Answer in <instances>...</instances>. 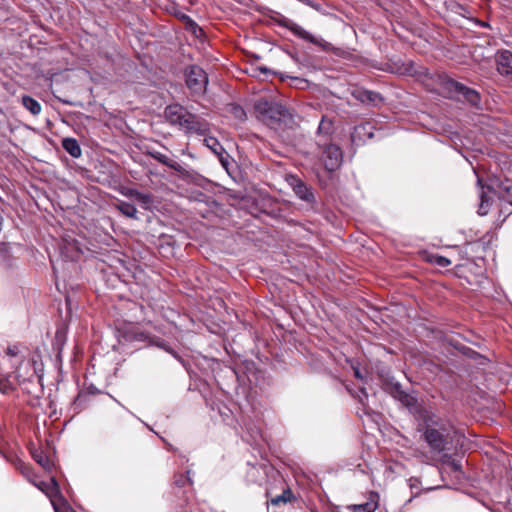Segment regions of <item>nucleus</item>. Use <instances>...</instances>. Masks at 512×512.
I'll list each match as a JSON object with an SVG mask.
<instances>
[{
    "label": "nucleus",
    "mask_w": 512,
    "mask_h": 512,
    "mask_svg": "<svg viewBox=\"0 0 512 512\" xmlns=\"http://www.w3.org/2000/svg\"><path fill=\"white\" fill-rule=\"evenodd\" d=\"M33 459L44 469L49 470L52 467V463L49 457L40 449H36L32 452Z\"/></svg>",
    "instance_id": "nucleus-35"
},
{
    "label": "nucleus",
    "mask_w": 512,
    "mask_h": 512,
    "mask_svg": "<svg viewBox=\"0 0 512 512\" xmlns=\"http://www.w3.org/2000/svg\"><path fill=\"white\" fill-rule=\"evenodd\" d=\"M256 70H259L260 73L264 74L265 77L267 78L269 75H272V76H280L281 80L283 81L284 80V77L281 73H278L276 71H273L265 66H258L256 68Z\"/></svg>",
    "instance_id": "nucleus-39"
},
{
    "label": "nucleus",
    "mask_w": 512,
    "mask_h": 512,
    "mask_svg": "<svg viewBox=\"0 0 512 512\" xmlns=\"http://www.w3.org/2000/svg\"><path fill=\"white\" fill-rule=\"evenodd\" d=\"M421 433V438L427 443L431 451L448 456L456 453L463 447L465 435L442 419Z\"/></svg>",
    "instance_id": "nucleus-2"
},
{
    "label": "nucleus",
    "mask_w": 512,
    "mask_h": 512,
    "mask_svg": "<svg viewBox=\"0 0 512 512\" xmlns=\"http://www.w3.org/2000/svg\"><path fill=\"white\" fill-rule=\"evenodd\" d=\"M215 382H217V385H219L218 379L215 377Z\"/></svg>",
    "instance_id": "nucleus-51"
},
{
    "label": "nucleus",
    "mask_w": 512,
    "mask_h": 512,
    "mask_svg": "<svg viewBox=\"0 0 512 512\" xmlns=\"http://www.w3.org/2000/svg\"><path fill=\"white\" fill-rule=\"evenodd\" d=\"M181 19L184 22L185 29L191 32L194 36L200 37L203 33V30L199 25L191 19L188 15H181Z\"/></svg>",
    "instance_id": "nucleus-33"
},
{
    "label": "nucleus",
    "mask_w": 512,
    "mask_h": 512,
    "mask_svg": "<svg viewBox=\"0 0 512 512\" xmlns=\"http://www.w3.org/2000/svg\"><path fill=\"white\" fill-rule=\"evenodd\" d=\"M52 506L55 512H59V508L55 502H52Z\"/></svg>",
    "instance_id": "nucleus-47"
},
{
    "label": "nucleus",
    "mask_w": 512,
    "mask_h": 512,
    "mask_svg": "<svg viewBox=\"0 0 512 512\" xmlns=\"http://www.w3.org/2000/svg\"><path fill=\"white\" fill-rule=\"evenodd\" d=\"M230 369L240 384H245L246 380L252 383V377L256 380V374L261 373V371L256 368L253 361H244L241 365L231 367Z\"/></svg>",
    "instance_id": "nucleus-10"
},
{
    "label": "nucleus",
    "mask_w": 512,
    "mask_h": 512,
    "mask_svg": "<svg viewBox=\"0 0 512 512\" xmlns=\"http://www.w3.org/2000/svg\"><path fill=\"white\" fill-rule=\"evenodd\" d=\"M66 342V332L64 329H57L53 340V350L57 352V358L60 359L62 349Z\"/></svg>",
    "instance_id": "nucleus-30"
},
{
    "label": "nucleus",
    "mask_w": 512,
    "mask_h": 512,
    "mask_svg": "<svg viewBox=\"0 0 512 512\" xmlns=\"http://www.w3.org/2000/svg\"><path fill=\"white\" fill-rule=\"evenodd\" d=\"M423 259L427 263L438 266L440 268H446L451 264L450 259L437 253L424 252Z\"/></svg>",
    "instance_id": "nucleus-25"
},
{
    "label": "nucleus",
    "mask_w": 512,
    "mask_h": 512,
    "mask_svg": "<svg viewBox=\"0 0 512 512\" xmlns=\"http://www.w3.org/2000/svg\"><path fill=\"white\" fill-rule=\"evenodd\" d=\"M15 378L14 371L9 374L0 375V392L8 394L16 389V384L21 383Z\"/></svg>",
    "instance_id": "nucleus-23"
},
{
    "label": "nucleus",
    "mask_w": 512,
    "mask_h": 512,
    "mask_svg": "<svg viewBox=\"0 0 512 512\" xmlns=\"http://www.w3.org/2000/svg\"><path fill=\"white\" fill-rule=\"evenodd\" d=\"M220 365H221V364H220V362H219L218 360H213V361H212V365H211V367H212V371L214 372L216 368H217V369H220Z\"/></svg>",
    "instance_id": "nucleus-43"
},
{
    "label": "nucleus",
    "mask_w": 512,
    "mask_h": 512,
    "mask_svg": "<svg viewBox=\"0 0 512 512\" xmlns=\"http://www.w3.org/2000/svg\"><path fill=\"white\" fill-rule=\"evenodd\" d=\"M166 121L178 127L186 135H205L209 132V123L202 117L193 114L180 104H170L164 110Z\"/></svg>",
    "instance_id": "nucleus-4"
},
{
    "label": "nucleus",
    "mask_w": 512,
    "mask_h": 512,
    "mask_svg": "<svg viewBox=\"0 0 512 512\" xmlns=\"http://www.w3.org/2000/svg\"><path fill=\"white\" fill-rule=\"evenodd\" d=\"M293 191L298 198L307 202L310 205H314L316 203V198L313 193V189L311 186H308L301 179H296L293 185Z\"/></svg>",
    "instance_id": "nucleus-17"
},
{
    "label": "nucleus",
    "mask_w": 512,
    "mask_h": 512,
    "mask_svg": "<svg viewBox=\"0 0 512 512\" xmlns=\"http://www.w3.org/2000/svg\"><path fill=\"white\" fill-rule=\"evenodd\" d=\"M225 351H226L227 354L230 353L227 347L225 348Z\"/></svg>",
    "instance_id": "nucleus-50"
},
{
    "label": "nucleus",
    "mask_w": 512,
    "mask_h": 512,
    "mask_svg": "<svg viewBox=\"0 0 512 512\" xmlns=\"http://www.w3.org/2000/svg\"><path fill=\"white\" fill-rule=\"evenodd\" d=\"M163 348H164L167 352L171 353L174 357H176V358H177V354H176V352H175V351H173L171 348L166 347V346H163Z\"/></svg>",
    "instance_id": "nucleus-44"
},
{
    "label": "nucleus",
    "mask_w": 512,
    "mask_h": 512,
    "mask_svg": "<svg viewBox=\"0 0 512 512\" xmlns=\"http://www.w3.org/2000/svg\"><path fill=\"white\" fill-rule=\"evenodd\" d=\"M438 84L447 92L449 98L463 100L471 106L478 108L481 102V96L478 91L470 88L455 79L448 76L446 73L438 74Z\"/></svg>",
    "instance_id": "nucleus-7"
},
{
    "label": "nucleus",
    "mask_w": 512,
    "mask_h": 512,
    "mask_svg": "<svg viewBox=\"0 0 512 512\" xmlns=\"http://www.w3.org/2000/svg\"><path fill=\"white\" fill-rule=\"evenodd\" d=\"M147 154L151 156L153 159L157 160L159 163L169 168L177 170V164L173 160H171L167 155L155 150H147Z\"/></svg>",
    "instance_id": "nucleus-31"
},
{
    "label": "nucleus",
    "mask_w": 512,
    "mask_h": 512,
    "mask_svg": "<svg viewBox=\"0 0 512 512\" xmlns=\"http://www.w3.org/2000/svg\"><path fill=\"white\" fill-rule=\"evenodd\" d=\"M296 500L297 499L294 496L292 490L289 487H287L286 489L283 490L281 495H277L275 497H271L270 503L273 506H278L280 504H286V503H290V502H293V501H296Z\"/></svg>",
    "instance_id": "nucleus-29"
},
{
    "label": "nucleus",
    "mask_w": 512,
    "mask_h": 512,
    "mask_svg": "<svg viewBox=\"0 0 512 512\" xmlns=\"http://www.w3.org/2000/svg\"><path fill=\"white\" fill-rule=\"evenodd\" d=\"M477 184L480 187V204L478 208V213L480 215H486L489 211L490 205L492 203V198L489 197V193L496 194L493 185L483 184V181L480 177L477 179Z\"/></svg>",
    "instance_id": "nucleus-14"
},
{
    "label": "nucleus",
    "mask_w": 512,
    "mask_h": 512,
    "mask_svg": "<svg viewBox=\"0 0 512 512\" xmlns=\"http://www.w3.org/2000/svg\"><path fill=\"white\" fill-rule=\"evenodd\" d=\"M376 377L381 389L385 393L407 408L416 406L417 398L402 389V385L395 380L389 368L377 367Z\"/></svg>",
    "instance_id": "nucleus-6"
},
{
    "label": "nucleus",
    "mask_w": 512,
    "mask_h": 512,
    "mask_svg": "<svg viewBox=\"0 0 512 512\" xmlns=\"http://www.w3.org/2000/svg\"><path fill=\"white\" fill-rule=\"evenodd\" d=\"M174 483L178 487H184L186 484H191V471L187 470L186 474H175Z\"/></svg>",
    "instance_id": "nucleus-37"
},
{
    "label": "nucleus",
    "mask_w": 512,
    "mask_h": 512,
    "mask_svg": "<svg viewBox=\"0 0 512 512\" xmlns=\"http://www.w3.org/2000/svg\"><path fill=\"white\" fill-rule=\"evenodd\" d=\"M266 15L274 21L276 24H278L281 27H284L291 31L295 36H297L300 39H303L309 43H312L314 45L319 46L324 51L331 50V44L322 40L318 39L315 36H313L308 31L304 30L301 26L293 22L292 20L288 19L287 17L283 16L279 12L273 11L271 9H268V13Z\"/></svg>",
    "instance_id": "nucleus-8"
},
{
    "label": "nucleus",
    "mask_w": 512,
    "mask_h": 512,
    "mask_svg": "<svg viewBox=\"0 0 512 512\" xmlns=\"http://www.w3.org/2000/svg\"><path fill=\"white\" fill-rule=\"evenodd\" d=\"M207 75L199 66H191L186 74V84L193 92H200L207 84Z\"/></svg>",
    "instance_id": "nucleus-11"
},
{
    "label": "nucleus",
    "mask_w": 512,
    "mask_h": 512,
    "mask_svg": "<svg viewBox=\"0 0 512 512\" xmlns=\"http://www.w3.org/2000/svg\"><path fill=\"white\" fill-rule=\"evenodd\" d=\"M21 104L23 107L28 110L32 115H38L41 112V104L29 95H24L21 97Z\"/></svg>",
    "instance_id": "nucleus-28"
},
{
    "label": "nucleus",
    "mask_w": 512,
    "mask_h": 512,
    "mask_svg": "<svg viewBox=\"0 0 512 512\" xmlns=\"http://www.w3.org/2000/svg\"><path fill=\"white\" fill-rule=\"evenodd\" d=\"M226 202L235 210H242L254 217L265 214L272 218H279L282 214L279 201L268 193L255 192L253 195H248L226 187Z\"/></svg>",
    "instance_id": "nucleus-1"
},
{
    "label": "nucleus",
    "mask_w": 512,
    "mask_h": 512,
    "mask_svg": "<svg viewBox=\"0 0 512 512\" xmlns=\"http://www.w3.org/2000/svg\"><path fill=\"white\" fill-rule=\"evenodd\" d=\"M30 482L37 487L41 492H43L52 502L54 501V498L59 497L62 499L59 485L54 477L50 478L49 481H35L30 480Z\"/></svg>",
    "instance_id": "nucleus-15"
},
{
    "label": "nucleus",
    "mask_w": 512,
    "mask_h": 512,
    "mask_svg": "<svg viewBox=\"0 0 512 512\" xmlns=\"http://www.w3.org/2000/svg\"><path fill=\"white\" fill-rule=\"evenodd\" d=\"M14 264V257L11 252V247L7 243H0V266L9 269Z\"/></svg>",
    "instance_id": "nucleus-24"
},
{
    "label": "nucleus",
    "mask_w": 512,
    "mask_h": 512,
    "mask_svg": "<svg viewBox=\"0 0 512 512\" xmlns=\"http://www.w3.org/2000/svg\"><path fill=\"white\" fill-rule=\"evenodd\" d=\"M225 169H226V173L234 180L236 181V177L234 175H232L231 171H230V163L229 161L226 159V166H225Z\"/></svg>",
    "instance_id": "nucleus-42"
},
{
    "label": "nucleus",
    "mask_w": 512,
    "mask_h": 512,
    "mask_svg": "<svg viewBox=\"0 0 512 512\" xmlns=\"http://www.w3.org/2000/svg\"><path fill=\"white\" fill-rule=\"evenodd\" d=\"M352 369H353V375H354V377H355L356 379H358V380H361V381L365 382V378H364V376H363V374H362V372H361V370H360L359 366H354V365H353V366H352Z\"/></svg>",
    "instance_id": "nucleus-41"
},
{
    "label": "nucleus",
    "mask_w": 512,
    "mask_h": 512,
    "mask_svg": "<svg viewBox=\"0 0 512 512\" xmlns=\"http://www.w3.org/2000/svg\"><path fill=\"white\" fill-rule=\"evenodd\" d=\"M452 467L455 471L460 470V464L456 463L455 461L452 462Z\"/></svg>",
    "instance_id": "nucleus-45"
},
{
    "label": "nucleus",
    "mask_w": 512,
    "mask_h": 512,
    "mask_svg": "<svg viewBox=\"0 0 512 512\" xmlns=\"http://www.w3.org/2000/svg\"><path fill=\"white\" fill-rule=\"evenodd\" d=\"M512 52L503 50L496 55L497 70L502 75H512Z\"/></svg>",
    "instance_id": "nucleus-18"
},
{
    "label": "nucleus",
    "mask_w": 512,
    "mask_h": 512,
    "mask_svg": "<svg viewBox=\"0 0 512 512\" xmlns=\"http://www.w3.org/2000/svg\"><path fill=\"white\" fill-rule=\"evenodd\" d=\"M256 118L270 129L276 132L293 130L296 126L294 115L284 105L265 98H260L254 103Z\"/></svg>",
    "instance_id": "nucleus-3"
},
{
    "label": "nucleus",
    "mask_w": 512,
    "mask_h": 512,
    "mask_svg": "<svg viewBox=\"0 0 512 512\" xmlns=\"http://www.w3.org/2000/svg\"><path fill=\"white\" fill-rule=\"evenodd\" d=\"M379 495L377 492H370L369 501L363 504H352L348 506L353 512H375L378 508Z\"/></svg>",
    "instance_id": "nucleus-20"
},
{
    "label": "nucleus",
    "mask_w": 512,
    "mask_h": 512,
    "mask_svg": "<svg viewBox=\"0 0 512 512\" xmlns=\"http://www.w3.org/2000/svg\"><path fill=\"white\" fill-rule=\"evenodd\" d=\"M118 210L128 218L136 219L137 218V209L134 204L120 201L117 205Z\"/></svg>",
    "instance_id": "nucleus-34"
},
{
    "label": "nucleus",
    "mask_w": 512,
    "mask_h": 512,
    "mask_svg": "<svg viewBox=\"0 0 512 512\" xmlns=\"http://www.w3.org/2000/svg\"><path fill=\"white\" fill-rule=\"evenodd\" d=\"M62 147L74 158H79L82 154L81 147L75 138H64L62 140Z\"/></svg>",
    "instance_id": "nucleus-26"
},
{
    "label": "nucleus",
    "mask_w": 512,
    "mask_h": 512,
    "mask_svg": "<svg viewBox=\"0 0 512 512\" xmlns=\"http://www.w3.org/2000/svg\"><path fill=\"white\" fill-rule=\"evenodd\" d=\"M207 405L211 408L216 415H211L212 418L222 417V401L221 398L216 395L211 396L210 398H206Z\"/></svg>",
    "instance_id": "nucleus-36"
},
{
    "label": "nucleus",
    "mask_w": 512,
    "mask_h": 512,
    "mask_svg": "<svg viewBox=\"0 0 512 512\" xmlns=\"http://www.w3.org/2000/svg\"><path fill=\"white\" fill-rule=\"evenodd\" d=\"M232 353L236 354L237 352L234 350L233 347H231Z\"/></svg>",
    "instance_id": "nucleus-49"
},
{
    "label": "nucleus",
    "mask_w": 512,
    "mask_h": 512,
    "mask_svg": "<svg viewBox=\"0 0 512 512\" xmlns=\"http://www.w3.org/2000/svg\"><path fill=\"white\" fill-rule=\"evenodd\" d=\"M6 356L11 368L14 369L15 378L18 381L30 380L36 375L40 376L42 364L38 362L35 356L25 361V356L20 346H9L6 350Z\"/></svg>",
    "instance_id": "nucleus-5"
},
{
    "label": "nucleus",
    "mask_w": 512,
    "mask_h": 512,
    "mask_svg": "<svg viewBox=\"0 0 512 512\" xmlns=\"http://www.w3.org/2000/svg\"><path fill=\"white\" fill-rule=\"evenodd\" d=\"M455 348L459 350L463 355L469 358L477 359L478 357H480V354L478 352L474 351L470 347H467L463 344L455 345Z\"/></svg>",
    "instance_id": "nucleus-38"
},
{
    "label": "nucleus",
    "mask_w": 512,
    "mask_h": 512,
    "mask_svg": "<svg viewBox=\"0 0 512 512\" xmlns=\"http://www.w3.org/2000/svg\"><path fill=\"white\" fill-rule=\"evenodd\" d=\"M334 132V122L327 115H323L317 130V139L322 141H331V135Z\"/></svg>",
    "instance_id": "nucleus-19"
},
{
    "label": "nucleus",
    "mask_w": 512,
    "mask_h": 512,
    "mask_svg": "<svg viewBox=\"0 0 512 512\" xmlns=\"http://www.w3.org/2000/svg\"><path fill=\"white\" fill-rule=\"evenodd\" d=\"M203 142L205 146L210 149L219 159L220 164L224 167V148L219 142V140L213 136L208 135V132L205 133Z\"/></svg>",
    "instance_id": "nucleus-21"
},
{
    "label": "nucleus",
    "mask_w": 512,
    "mask_h": 512,
    "mask_svg": "<svg viewBox=\"0 0 512 512\" xmlns=\"http://www.w3.org/2000/svg\"><path fill=\"white\" fill-rule=\"evenodd\" d=\"M416 417L420 421L417 426L418 432L423 431L425 428H428L433 424H437V422L441 420V418H439L435 413L423 406H420L417 409Z\"/></svg>",
    "instance_id": "nucleus-16"
},
{
    "label": "nucleus",
    "mask_w": 512,
    "mask_h": 512,
    "mask_svg": "<svg viewBox=\"0 0 512 512\" xmlns=\"http://www.w3.org/2000/svg\"><path fill=\"white\" fill-rule=\"evenodd\" d=\"M317 147L321 150V160L323 161L324 167L328 172H334L337 170L343 161V154L341 148L331 143V141H322L317 139Z\"/></svg>",
    "instance_id": "nucleus-9"
},
{
    "label": "nucleus",
    "mask_w": 512,
    "mask_h": 512,
    "mask_svg": "<svg viewBox=\"0 0 512 512\" xmlns=\"http://www.w3.org/2000/svg\"><path fill=\"white\" fill-rule=\"evenodd\" d=\"M490 185H493L494 189L498 188L504 194L499 196L500 199L507 200L512 205V185L509 184L508 178L501 180L498 177L490 178Z\"/></svg>",
    "instance_id": "nucleus-22"
},
{
    "label": "nucleus",
    "mask_w": 512,
    "mask_h": 512,
    "mask_svg": "<svg viewBox=\"0 0 512 512\" xmlns=\"http://www.w3.org/2000/svg\"><path fill=\"white\" fill-rule=\"evenodd\" d=\"M351 95L354 99L366 105L377 106L379 103L383 102L381 94L362 87L353 88Z\"/></svg>",
    "instance_id": "nucleus-12"
},
{
    "label": "nucleus",
    "mask_w": 512,
    "mask_h": 512,
    "mask_svg": "<svg viewBox=\"0 0 512 512\" xmlns=\"http://www.w3.org/2000/svg\"><path fill=\"white\" fill-rule=\"evenodd\" d=\"M125 195L135 198L145 209H148L153 203V199L150 194L142 193L137 189H130Z\"/></svg>",
    "instance_id": "nucleus-27"
},
{
    "label": "nucleus",
    "mask_w": 512,
    "mask_h": 512,
    "mask_svg": "<svg viewBox=\"0 0 512 512\" xmlns=\"http://www.w3.org/2000/svg\"><path fill=\"white\" fill-rule=\"evenodd\" d=\"M360 392L365 396V397H368V394H367V391L366 389L363 387V388H360Z\"/></svg>",
    "instance_id": "nucleus-46"
},
{
    "label": "nucleus",
    "mask_w": 512,
    "mask_h": 512,
    "mask_svg": "<svg viewBox=\"0 0 512 512\" xmlns=\"http://www.w3.org/2000/svg\"><path fill=\"white\" fill-rule=\"evenodd\" d=\"M226 216L229 218L233 216L231 210L226 211Z\"/></svg>",
    "instance_id": "nucleus-48"
},
{
    "label": "nucleus",
    "mask_w": 512,
    "mask_h": 512,
    "mask_svg": "<svg viewBox=\"0 0 512 512\" xmlns=\"http://www.w3.org/2000/svg\"><path fill=\"white\" fill-rule=\"evenodd\" d=\"M481 244L479 242H469L467 243L465 246H464V250H463V253L468 256L470 254V252H473L474 251V248L475 247H480Z\"/></svg>",
    "instance_id": "nucleus-40"
},
{
    "label": "nucleus",
    "mask_w": 512,
    "mask_h": 512,
    "mask_svg": "<svg viewBox=\"0 0 512 512\" xmlns=\"http://www.w3.org/2000/svg\"><path fill=\"white\" fill-rule=\"evenodd\" d=\"M375 127L370 122L361 123L354 127L351 133V141L353 144L359 145L374 137Z\"/></svg>",
    "instance_id": "nucleus-13"
},
{
    "label": "nucleus",
    "mask_w": 512,
    "mask_h": 512,
    "mask_svg": "<svg viewBox=\"0 0 512 512\" xmlns=\"http://www.w3.org/2000/svg\"><path fill=\"white\" fill-rule=\"evenodd\" d=\"M230 114L238 121H244L246 119V112L242 106L236 103L226 104V114Z\"/></svg>",
    "instance_id": "nucleus-32"
}]
</instances>
